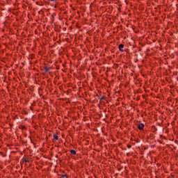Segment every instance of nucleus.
<instances>
[{
  "instance_id": "f257e3e1",
  "label": "nucleus",
  "mask_w": 178,
  "mask_h": 178,
  "mask_svg": "<svg viewBox=\"0 0 178 178\" xmlns=\"http://www.w3.org/2000/svg\"><path fill=\"white\" fill-rule=\"evenodd\" d=\"M143 127H144V124L140 123V124H138V129L139 130H142Z\"/></svg>"
},
{
  "instance_id": "f03ea898",
  "label": "nucleus",
  "mask_w": 178,
  "mask_h": 178,
  "mask_svg": "<svg viewBox=\"0 0 178 178\" xmlns=\"http://www.w3.org/2000/svg\"><path fill=\"white\" fill-rule=\"evenodd\" d=\"M70 154H72V155H76V152L74 149L70 150Z\"/></svg>"
},
{
  "instance_id": "7ed1b4c3",
  "label": "nucleus",
  "mask_w": 178,
  "mask_h": 178,
  "mask_svg": "<svg viewBox=\"0 0 178 178\" xmlns=\"http://www.w3.org/2000/svg\"><path fill=\"white\" fill-rule=\"evenodd\" d=\"M124 47V45L120 44V45H118V49H123Z\"/></svg>"
},
{
  "instance_id": "20e7f679",
  "label": "nucleus",
  "mask_w": 178,
  "mask_h": 178,
  "mask_svg": "<svg viewBox=\"0 0 178 178\" xmlns=\"http://www.w3.org/2000/svg\"><path fill=\"white\" fill-rule=\"evenodd\" d=\"M53 138H54L55 140H59V137L58 136H56V134H54L53 136Z\"/></svg>"
},
{
  "instance_id": "39448f33",
  "label": "nucleus",
  "mask_w": 178,
  "mask_h": 178,
  "mask_svg": "<svg viewBox=\"0 0 178 178\" xmlns=\"http://www.w3.org/2000/svg\"><path fill=\"white\" fill-rule=\"evenodd\" d=\"M49 70H50V68L48 67H44V72H48V71H49Z\"/></svg>"
},
{
  "instance_id": "423d86ee",
  "label": "nucleus",
  "mask_w": 178,
  "mask_h": 178,
  "mask_svg": "<svg viewBox=\"0 0 178 178\" xmlns=\"http://www.w3.org/2000/svg\"><path fill=\"white\" fill-rule=\"evenodd\" d=\"M120 52H124V50L122 49H120Z\"/></svg>"
},
{
  "instance_id": "0eeeda50",
  "label": "nucleus",
  "mask_w": 178,
  "mask_h": 178,
  "mask_svg": "<svg viewBox=\"0 0 178 178\" xmlns=\"http://www.w3.org/2000/svg\"><path fill=\"white\" fill-rule=\"evenodd\" d=\"M62 177H66V175H62Z\"/></svg>"
},
{
  "instance_id": "6e6552de",
  "label": "nucleus",
  "mask_w": 178,
  "mask_h": 178,
  "mask_svg": "<svg viewBox=\"0 0 178 178\" xmlns=\"http://www.w3.org/2000/svg\"><path fill=\"white\" fill-rule=\"evenodd\" d=\"M103 99H104V97H101V100H103Z\"/></svg>"
},
{
  "instance_id": "1a4fd4ad",
  "label": "nucleus",
  "mask_w": 178,
  "mask_h": 178,
  "mask_svg": "<svg viewBox=\"0 0 178 178\" xmlns=\"http://www.w3.org/2000/svg\"><path fill=\"white\" fill-rule=\"evenodd\" d=\"M55 0H50V1L54 2Z\"/></svg>"
}]
</instances>
